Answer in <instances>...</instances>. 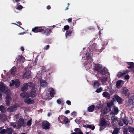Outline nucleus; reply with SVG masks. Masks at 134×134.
<instances>
[{"instance_id":"obj_1","label":"nucleus","mask_w":134,"mask_h":134,"mask_svg":"<svg viewBox=\"0 0 134 134\" xmlns=\"http://www.w3.org/2000/svg\"><path fill=\"white\" fill-rule=\"evenodd\" d=\"M95 69L98 71H100V73L104 75L108 72V70L105 68H103L102 66L99 64L96 65Z\"/></svg>"},{"instance_id":"obj_2","label":"nucleus","mask_w":134,"mask_h":134,"mask_svg":"<svg viewBox=\"0 0 134 134\" xmlns=\"http://www.w3.org/2000/svg\"><path fill=\"white\" fill-rule=\"evenodd\" d=\"M32 88L30 93L29 97H34L36 96L37 93V88H38V86L35 85L34 84V86L31 87Z\"/></svg>"},{"instance_id":"obj_3","label":"nucleus","mask_w":134,"mask_h":134,"mask_svg":"<svg viewBox=\"0 0 134 134\" xmlns=\"http://www.w3.org/2000/svg\"><path fill=\"white\" fill-rule=\"evenodd\" d=\"M0 91L1 92H2L6 94H8H8H10V92L8 88L5 86L2 82H0Z\"/></svg>"},{"instance_id":"obj_4","label":"nucleus","mask_w":134,"mask_h":134,"mask_svg":"<svg viewBox=\"0 0 134 134\" xmlns=\"http://www.w3.org/2000/svg\"><path fill=\"white\" fill-rule=\"evenodd\" d=\"M0 91L1 92H2L6 94H8H8H10V92L8 88L5 86L2 82H0Z\"/></svg>"},{"instance_id":"obj_5","label":"nucleus","mask_w":134,"mask_h":134,"mask_svg":"<svg viewBox=\"0 0 134 134\" xmlns=\"http://www.w3.org/2000/svg\"><path fill=\"white\" fill-rule=\"evenodd\" d=\"M45 30H46V27H45L37 26L33 28L32 31L35 33H37L43 32Z\"/></svg>"},{"instance_id":"obj_6","label":"nucleus","mask_w":134,"mask_h":134,"mask_svg":"<svg viewBox=\"0 0 134 134\" xmlns=\"http://www.w3.org/2000/svg\"><path fill=\"white\" fill-rule=\"evenodd\" d=\"M34 84L31 82H28L27 83H25L23 84L21 88V90L23 91H25L27 90L28 86L33 87V86H34Z\"/></svg>"},{"instance_id":"obj_7","label":"nucleus","mask_w":134,"mask_h":134,"mask_svg":"<svg viewBox=\"0 0 134 134\" xmlns=\"http://www.w3.org/2000/svg\"><path fill=\"white\" fill-rule=\"evenodd\" d=\"M58 120L62 123H67L68 122V119L67 118L63 115L59 116Z\"/></svg>"},{"instance_id":"obj_8","label":"nucleus","mask_w":134,"mask_h":134,"mask_svg":"<svg viewBox=\"0 0 134 134\" xmlns=\"http://www.w3.org/2000/svg\"><path fill=\"white\" fill-rule=\"evenodd\" d=\"M114 111L115 112H111L110 114V115H113L111 118V120L113 122H115L117 120V117H115L114 115L117 114V107H115L114 108Z\"/></svg>"},{"instance_id":"obj_9","label":"nucleus","mask_w":134,"mask_h":134,"mask_svg":"<svg viewBox=\"0 0 134 134\" xmlns=\"http://www.w3.org/2000/svg\"><path fill=\"white\" fill-rule=\"evenodd\" d=\"M20 84V82L19 80L16 79L15 81L13 80H12L11 82L10 83L9 86H11L14 85L15 87L17 88L19 86Z\"/></svg>"},{"instance_id":"obj_10","label":"nucleus","mask_w":134,"mask_h":134,"mask_svg":"<svg viewBox=\"0 0 134 134\" xmlns=\"http://www.w3.org/2000/svg\"><path fill=\"white\" fill-rule=\"evenodd\" d=\"M100 129L102 130L104 129L106 126L105 121L104 119H101L100 123Z\"/></svg>"},{"instance_id":"obj_11","label":"nucleus","mask_w":134,"mask_h":134,"mask_svg":"<svg viewBox=\"0 0 134 134\" xmlns=\"http://www.w3.org/2000/svg\"><path fill=\"white\" fill-rule=\"evenodd\" d=\"M49 124L47 121H44L42 122V128L44 129H49Z\"/></svg>"},{"instance_id":"obj_12","label":"nucleus","mask_w":134,"mask_h":134,"mask_svg":"<svg viewBox=\"0 0 134 134\" xmlns=\"http://www.w3.org/2000/svg\"><path fill=\"white\" fill-rule=\"evenodd\" d=\"M49 90L50 92V95L51 97L47 98V99L48 100L54 97V95L55 93V90L52 88H50L49 89Z\"/></svg>"},{"instance_id":"obj_13","label":"nucleus","mask_w":134,"mask_h":134,"mask_svg":"<svg viewBox=\"0 0 134 134\" xmlns=\"http://www.w3.org/2000/svg\"><path fill=\"white\" fill-rule=\"evenodd\" d=\"M17 109V106L16 105H13L7 109V110L9 112H12L16 110Z\"/></svg>"},{"instance_id":"obj_14","label":"nucleus","mask_w":134,"mask_h":134,"mask_svg":"<svg viewBox=\"0 0 134 134\" xmlns=\"http://www.w3.org/2000/svg\"><path fill=\"white\" fill-rule=\"evenodd\" d=\"M40 82V85L43 87H46L48 85V83L46 82V80H41Z\"/></svg>"},{"instance_id":"obj_15","label":"nucleus","mask_w":134,"mask_h":134,"mask_svg":"<svg viewBox=\"0 0 134 134\" xmlns=\"http://www.w3.org/2000/svg\"><path fill=\"white\" fill-rule=\"evenodd\" d=\"M7 95L6 98V103L7 105H9L10 104V102L11 100V98L9 96V94H6Z\"/></svg>"},{"instance_id":"obj_16","label":"nucleus","mask_w":134,"mask_h":134,"mask_svg":"<svg viewBox=\"0 0 134 134\" xmlns=\"http://www.w3.org/2000/svg\"><path fill=\"white\" fill-rule=\"evenodd\" d=\"M103 96L108 99H109L110 98V94L107 92H104L102 94Z\"/></svg>"},{"instance_id":"obj_17","label":"nucleus","mask_w":134,"mask_h":134,"mask_svg":"<svg viewBox=\"0 0 134 134\" xmlns=\"http://www.w3.org/2000/svg\"><path fill=\"white\" fill-rule=\"evenodd\" d=\"M24 123V119H20L18 122V126L19 127H21Z\"/></svg>"},{"instance_id":"obj_18","label":"nucleus","mask_w":134,"mask_h":134,"mask_svg":"<svg viewBox=\"0 0 134 134\" xmlns=\"http://www.w3.org/2000/svg\"><path fill=\"white\" fill-rule=\"evenodd\" d=\"M128 91V89L124 87L121 90V93L125 95H127L129 94Z\"/></svg>"},{"instance_id":"obj_19","label":"nucleus","mask_w":134,"mask_h":134,"mask_svg":"<svg viewBox=\"0 0 134 134\" xmlns=\"http://www.w3.org/2000/svg\"><path fill=\"white\" fill-rule=\"evenodd\" d=\"M127 64L129 66H128L127 68L129 69H134V63L132 62H127Z\"/></svg>"},{"instance_id":"obj_20","label":"nucleus","mask_w":134,"mask_h":134,"mask_svg":"<svg viewBox=\"0 0 134 134\" xmlns=\"http://www.w3.org/2000/svg\"><path fill=\"white\" fill-rule=\"evenodd\" d=\"M125 83V81L121 80H118V88L122 86Z\"/></svg>"},{"instance_id":"obj_21","label":"nucleus","mask_w":134,"mask_h":134,"mask_svg":"<svg viewBox=\"0 0 134 134\" xmlns=\"http://www.w3.org/2000/svg\"><path fill=\"white\" fill-rule=\"evenodd\" d=\"M24 77L27 78H29L31 77V75L30 71L26 72L24 75Z\"/></svg>"},{"instance_id":"obj_22","label":"nucleus","mask_w":134,"mask_h":134,"mask_svg":"<svg viewBox=\"0 0 134 134\" xmlns=\"http://www.w3.org/2000/svg\"><path fill=\"white\" fill-rule=\"evenodd\" d=\"M24 101L25 103L27 104H32L34 102L33 100L29 98H26L25 99Z\"/></svg>"},{"instance_id":"obj_23","label":"nucleus","mask_w":134,"mask_h":134,"mask_svg":"<svg viewBox=\"0 0 134 134\" xmlns=\"http://www.w3.org/2000/svg\"><path fill=\"white\" fill-rule=\"evenodd\" d=\"M20 96L22 97L27 98L29 97V94L27 93H23L20 95Z\"/></svg>"},{"instance_id":"obj_24","label":"nucleus","mask_w":134,"mask_h":134,"mask_svg":"<svg viewBox=\"0 0 134 134\" xmlns=\"http://www.w3.org/2000/svg\"><path fill=\"white\" fill-rule=\"evenodd\" d=\"M95 106L94 105H92L89 107L87 108L88 111L89 112H92L93 111Z\"/></svg>"},{"instance_id":"obj_25","label":"nucleus","mask_w":134,"mask_h":134,"mask_svg":"<svg viewBox=\"0 0 134 134\" xmlns=\"http://www.w3.org/2000/svg\"><path fill=\"white\" fill-rule=\"evenodd\" d=\"M133 101L132 99H129L128 102L126 103V105L127 106H130L133 104Z\"/></svg>"},{"instance_id":"obj_26","label":"nucleus","mask_w":134,"mask_h":134,"mask_svg":"<svg viewBox=\"0 0 134 134\" xmlns=\"http://www.w3.org/2000/svg\"><path fill=\"white\" fill-rule=\"evenodd\" d=\"M110 110V108H108L107 107H105L102 111V112L104 114H106Z\"/></svg>"},{"instance_id":"obj_27","label":"nucleus","mask_w":134,"mask_h":134,"mask_svg":"<svg viewBox=\"0 0 134 134\" xmlns=\"http://www.w3.org/2000/svg\"><path fill=\"white\" fill-rule=\"evenodd\" d=\"M127 73V71H124L122 72H119L118 73V76L119 77H122L124 76Z\"/></svg>"},{"instance_id":"obj_28","label":"nucleus","mask_w":134,"mask_h":134,"mask_svg":"<svg viewBox=\"0 0 134 134\" xmlns=\"http://www.w3.org/2000/svg\"><path fill=\"white\" fill-rule=\"evenodd\" d=\"M44 33L45 34V35H48L51 32V29H49V30H48L46 28V30H45V31H44Z\"/></svg>"},{"instance_id":"obj_29","label":"nucleus","mask_w":134,"mask_h":134,"mask_svg":"<svg viewBox=\"0 0 134 134\" xmlns=\"http://www.w3.org/2000/svg\"><path fill=\"white\" fill-rule=\"evenodd\" d=\"M10 72L13 75H15L16 72V68L14 67H13L11 70Z\"/></svg>"},{"instance_id":"obj_30","label":"nucleus","mask_w":134,"mask_h":134,"mask_svg":"<svg viewBox=\"0 0 134 134\" xmlns=\"http://www.w3.org/2000/svg\"><path fill=\"white\" fill-rule=\"evenodd\" d=\"M85 127H86L88 128L91 129L92 130H93L94 129V126L93 125H85L84 126Z\"/></svg>"},{"instance_id":"obj_31","label":"nucleus","mask_w":134,"mask_h":134,"mask_svg":"<svg viewBox=\"0 0 134 134\" xmlns=\"http://www.w3.org/2000/svg\"><path fill=\"white\" fill-rule=\"evenodd\" d=\"M113 105V102L112 101H111L110 102L108 103L107 104V107H108V108L110 109V107L112 106Z\"/></svg>"},{"instance_id":"obj_32","label":"nucleus","mask_w":134,"mask_h":134,"mask_svg":"<svg viewBox=\"0 0 134 134\" xmlns=\"http://www.w3.org/2000/svg\"><path fill=\"white\" fill-rule=\"evenodd\" d=\"M123 101L122 98L118 96V103L119 104H122Z\"/></svg>"},{"instance_id":"obj_33","label":"nucleus","mask_w":134,"mask_h":134,"mask_svg":"<svg viewBox=\"0 0 134 134\" xmlns=\"http://www.w3.org/2000/svg\"><path fill=\"white\" fill-rule=\"evenodd\" d=\"M129 130V131L132 133H134V127H132L131 126H130L128 128V129Z\"/></svg>"},{"instance_id":"obj_34","label":"nucleus","mask_w":134,"mask_h":134,"mask_svg":"<svg viewBox=\"0 0 134 134\" xmlns=\"http://www.w3.org/2000/svg\"><path fill=\"white\" fill-rule=\"evenodd\" d=\"M100 85L99 83L97 81H94L93 83V86L94 88H97Z\"/></svg>"},{"instance_id":"obj_35","label":"nucleus","mask_w":134,"mask_h":134,"mask_svg":"<svg viewBox=\"0 0 134 134\" xmlns=\"http://www.w3.org/2000/svg\"><path fill=\"white\" fill-rule=\"evenodd\" d=\"M12 130L10 128H8L6 130V132L9 134H12Z\"/></svg>"},{"instance_id":"obj_36","label":"nucleus","mask_w":134,"mask_h":134,"mask_svg":"<svg viewBox=\"0 0 134 134\" xmlns=\"http://www.w3.org/2000/svg\"><path fill=\"white\" fill-rule=\"evenodd\" d=\"M72 31H67L65 34V36L66 37L68 36H70L72 33Z\"/></svg>"},{"instance_id":"obj_37","label":"nucleus","mask_w":134,"mask_h":134,"mask_svg":"<svg viewBox=\"0 0 134 134\" xmlns=\"http://www.w3.org/2000/svg\"><path fill=\"white\" fill-rule=\"evenodd\" d=\"M74 131L76 132L78 134H83L82 133L80 129L78 128H76L75 129Z\"/></svg>"},{"instance_id":"obj_38","label":"nucleus","mask_w":134,"mask_h":134,"mask_svg":"<svg viewBox=\"0 0 134 134\" xmlns=\"http://www.w3.org/2000/svg\"><path fill=\"white\" fill-rule=\"evenodd\" d=\"M5 108L3 105L0 106V111L2 112H3L5 111Z\"/></svg>"},{"instance_id":"obj_39","label":"nucleus","mask_w":134,"mask_h":134,"mask_svg":"<svg viewBox=\"0 0 134 134\" xmlns=\"http://www.w3.org/2000/svg\"><path fill=\"white\" fill-rule=\"evenodd\" d=\"M122 121L123 123L126 125H127L128 124V122L126 120L125 118H123L122 120Z\"/></svg>"},{"instance_id":"obj_40","label":"nucleus","mask_w":134,"mask_h":134,"mask_svg":"<svg viewBox=\"0 0 134 134\" xmlns=\"http://www.w3.org/2000/svg\"><path fill=\"white\" fill-rule=\"evenodd\" d=\"M103 88L102 87H100L99 88L97 89L95 91L96 92L99 93L101 92Z\"/></svg>"},{"instance_id":"obj_41","label":"nucleus","mask_w":134,"mask_h":134,"mask_svg":"<svg viewBox=\"0 0 134 134\" xmlns=\"http://www.w3.org/2000/svg\"><path fill=\"white\" fill-rule=\"evenodd\" d=\"M2 128H0V133H4L5 132H6V130L5 129H3L2 130L1 129H2Z\"/></svg>"},{"instance_id":"obj_42","label":"nucleus","mask_w":134,"mask_h":134,"mask_svg":"<svg viewBox=\"0 0 134 134\" xmlns=\"http://www.w3.org/2000/svg\"><path fill=\"white\" fill-rule=\"evenodd\" d=\"M107 78L105 77L102 80V82L103 84H104V83L107 81Z\"/></svg>"},{"instance_id":"obj_43","label":"nucleus","mask_w":134,"mask_h":134,"mask_svg":"<svg viewBox=\"0 0 134 134\" xmlns=\"http://www.w3.org/2000/svg\"><path fill=\"white\" fill-rule=\"evenodd\" d=\"M128 122L130 124H132L133 123V122L131 118H129V120L128 121Z\"/></svg>"},{"instance_id":"obj_44","label":"nucleus","mask_w":134,"mask_h":134,"mask_svg":"<svg viewBox=\"0 0 134 134\" xmlns=\"http://www.w3.org/2000/svg\"><path fill=\"white\" fill-rule=\"evenodd\" d=\"M69 26L68 25H66L64 26V29L65 30H66L69 29Z\"/></svg>"},{"instance_id":"obj_45","label":"nucleus","mask_w":134,"mask_h":134,"mask_svg":"<svg viewBox=\"0 0 134 134\" xmlns=\"http://www.w3.org/2000/svg\"><path fill=\"white\" fill-rule=\"evenodd\" d=\"M31 120L32 119H31L27 121V124L28 126H29L31 125Z\"/></svg>"},{"instance_id":"obj_46","label":"nucleus","mask_w":134,"mask_h":134,"mask_svg":"<svg viewBox=\"0 0 134 134\" xmlns=\"http://www.w3.org/2000/svg\"><path fill=\"white\" fill-rule=\"evenodd\" d=\"M23 7L20 5H18L16 9H17L20 10L22 9Z\"/></svg>"},{"instance_id":"obj_47","label":"nucleus","mask_w":134,"mask_h":134,"mask_svg":"<svg viewBox=\"0 0 134 134\" xmlns=\"http://www.w3.org/2000/svg\"><path fill=\"white\" fill-rule=\"evenodd\" d=\"M128 130V129L127 130L125 129H124L123 131V132L124 133L123 134H127V131H129Z\"/></svg>"},{"instance_id":"obj_48","label":"nucleus","mask_w":134,"mask_h":134,"mask_svg":"<svg viewBox=\"0 0 134 134\" xmlns=\"http://www.w3.org/2000/svg\"><path fill=\"white\" fill-rule=\"evenodd\" d=\"M112 134H117V129L116 128L113 131Z\"/></svg>"},{"instance_id":"obj_49","label":"nucleus","mask_w":134,"mask_h":134,"mask_svg":"<svg viewBox=\"0 0 134 134\" xmlns=\"http://www.w3.org/2000/svg\"><path fill=\"white\" fill-rule=\"evenodd\" d=\"M113 99L114 101H117V96L116 95L114 96L113 97Z\"/></svg>"},{"instance_id":"obj_50","label":"nucleus","mask_w":134,"mask_h":134,"mask_svg":"<svg viewBox=\"0 0 134 134\" xmlns=\"http://www.w3.org/2000/svg\"><path fill=\"white\" fill-rule=\"evenodd\" d=\"M49 46L48 45H47V46H45L44 47V50H47L49 49Z\"/></svg>"},{"instance_id":"obj_51","label":"nucleus","mask_w":134,"mask_h":134,"mask_svg":"<svg viewBox=\"0 0 134 134\" xmlns=\"http://www.w3.org/2000/svg\"><path fill=\"white\" fill-rule=\"evenodd\" d=\"M125 78L126 80H128L129 79L130 76L129 75L127 74V75H126L125 76Z\"/></svg>"},{"instance_id":"obj_52","label":"nucleus","mask_w":134,"mask_h":134,"mask_svg":"<svg viewBox=\"0 0 134 134\" xmlns=\"http://www.w3.org/2000/svg\"><path fill=\"white\" fill-rule=\"evenodd\" d=\"M87 59L90 61H91L92 60V59L91 57L90 56H88L87 57Z\"/></svg>"},{"instance_id":"obj_53","label":"nucleus","mask_w":134,"mask_h":134,"mask_svg":"<svg viewBox=\"0 0 134 134\" xmlns=\"http://www.w3.org/2000/svg\"><path fill=\"white\" fill-rule=\"evenodd\" d=\"M62 100L61 99H59L57 100V102L58 104H60L61 103Z\"/></svg>"},{"instance_id":"obj_54","label":"nucleus","mask_w":134,"mask_h":134,"mask_svg":"<svg viewBox=\"0 0 134 134\" xmlns=\"http://www.w3.org/2000/svg\"><path fill=\"white\" fill-rule=\"evenodd\" d=\"M123 122L122 121H120L119 123V125L121 126H122L123 125Z\"/></svg>"},{"instance_id":"obj_55","label":"nucleus","mask_w":134,"mask_h":134,"mask_svg":"<svg viewBox=\"0 0 134 134\" xmlns=\"http://www.w3.org/2000/svg\"><path fill=\"white\" fill-rule=\"evenodd\" d=\"M11 125V126H13V127L14 128L15 127H16V125L14 123H11L10 124Z\"/></svg>"},{"instance_id":"obj_56","label":"nucleus","mask_w":134,"mask_h":134,"mask_svg":"<svg viewBox=\"0 0 134 134\" xmlns=\"http://www.w3.org/2000/svg\"><path fill=\"white\" fill-rule=\"evenodd\" d=\"M100 107V104H98L97 105L96 107V108L97 109H98Z\"/></svg>"},{"instance_id":"obj_57","label":"nucleus","mask_w":134,"mask_h":134,"mask_svg":"<svg viewBox=\"0 0 134 134\" xmlns=\"http://www.w3.org/2000/svg\"><path fill=\"white\" fill-rule=\"evenodd\" d=\"M76 114V112L75 111H73L71 114V115H73V116H75V115Z\"/></svg>"},{"instance_id":"obj_58","label":"nucleus","mask_w":134,"mask_h":134,"mask_svg":"<svg viewBox=\"0 0 134 134\" xmlns=\"http://www.w3.org/2000/svg\"><path fill=\"white\" fill-rule=\"evenodd\" d=\"M72 20V19L71 18H69L68 19V21L69 23H71Z\"/></svg>"},{"instance_id":"obj_59","label":"nucleus","mask_w":134,"mask_h":134,"mask_svg":"<svg viewBox=\"0 0 134 134\" xmlns=\"http://www.w3.org/2000/svg\"><path fill=\"white\" fill-rule=\"evenodd\" d=\"M66 103L68 105H71V102L69 100H67L66 101Z\"/></svg>"},{"instance_id":"obj_60","label":"nucleus","mask_w":134,"mask_h":134,"mask_svg":"<svg viewBox=\"0 0 134 134\" xmlns=\"http://www.w3.org/2000/svg\"><path fill=\"white\" fill-rule=\"evenodd\" d=\"M21 0H13V2L14 3L18 2H19Z\"/></svg>"},{"instance_id":"obj_61","label":"nucleus","mask_w":134,"mask_h":134,"mask_svg":"<svg viewBox=\"0 0 134 134\" xmlns=\"http://www.w3.org/2000/svg\"><path fill=\"white\" fill-rule=\"evenodd\" d=\"M70 113V111L69 110H66L65 112V113L66 114H68V113Z\"/></svg>"},{"instance_id":"obj_62","label":"nucleus","mask_w":134,"mask_h":134,"mask_svg":"<svg viewBox=\"0 0 134 134\" xmlns=\"http://www.w3.org/2000/svg\"><path fill=\"white\" fill-rule=\"evenodd\" d=\"M21 57L20 56H18L17 60H21Z\"/></svg>"},{"instance_id":"obj_63","label":"nucleus","mask_w":134,"mask_h":134,"mask_svg":"<svg viewBox=\"0 0 134 134\" xmlns=\"http://www.w3.org/2000/svg\"><path fill=\"white\" fill-rule=\"evenodd\" d=\"M47 8L48 9H50L51 8V7L49 5H48V6H47Z\"/></svg>"},{"instance_id":"obj_64","label":"nucleus","mask_w":134,"mask_h":134,"mask_svg":"<svg viewBox=\"0 0 134 134\" xmlns=\"http://www.w3.org/2000/svg\"><path fill=\"white\" fill-rule=\"evenodd\" d=\"M21 49L22 51H23L24 49V48L23 47H21Z\"/></svg>"}]
</instances>
